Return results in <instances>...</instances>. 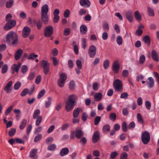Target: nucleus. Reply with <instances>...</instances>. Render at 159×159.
Wrapping results in <instances>:
<instances>
[{"label": "nucleus", "instance_id": "nucleus-35", "mask_svg": "<svg viewBox=\"0 0 159 159\" xmlns=\"http://www.w3.org/2000/svg\"><path fill=\"white\" fill-rule=\"evenodd\" d=\"M27 121L25 119H24L20 123V128L21 129H23L25 126Z\"/></svg>", "mask_w": 159, "mask_h": 159}, {"label": "nucleus", "instance_id": "nucleus-10", "mask_svg": "<svg viewBox=\"0 0 159 159\" xmlns=\"http://www.w3.org/2000/svg\"><path fill=\"white\" fill-rule=\"evenodd\" d=\"M31 30L28 26H25L23 30L22 35L24 38L27 37L30 34Z\"/></svg>", "mask_w": 159, "mask_h": 159}, {"label": "nucleus", "instance_id": "nucleus-47", "mask_svg": "<svg viewBox=\"0 0 159 159\" xmlns=\"http://www.w3.org/2000/svg\"><path fill=\"white\" fill-rule=\"evenodd\" d=\"M56 148V146L55 144H52L48 146V150L49 151H53Z\"/></svg>", "mask_w": 159, "mask_h": 159}, {"label": "nucleus", "instance_id": "nucleus-26", "mask_svg": "<svg viewBox=\"0 0 159 159\" xmlns=\"http://www.w3.org/2000/svg\"><path fill=\"white\" fill-rule=\"evenodd\" d=\"M102 94L100 92L98 93L95 94L94 95V98L95 100L96 101H99L102 98Z\"/></svg>", "mask_w": 159, "mask_h": 159}, {"label": "nucleus", "instance_id": "nucleus-64", "mask_svg": "<svg viewBox=\"0 0 159 159\" xmlns=\"http://www.w3.org/2000/svg\"><path fill=\"white\" fill-rule=\"evenodd\" d=\"M35 76V74L34 72L31 73L28 77V79L30 80L33 79Z\"/></svg>", "mask_w": 159, "mask_h": 159}, {"label": "nucleus", "instance_id": "nucleus-25", "mask_svg": "<svg viewBox=\"0 0 159 159\" xmlns=\"http://www.w3.org/2000/svg\"><path fill=\"white\" fill-rule=\"evenodd\" d=\"M83 135L84 133L81 130L78 129H76L75 131V135L77 139H80Z\"/></svg>", "mask_w": 159, "mask_h": 159}, {"label": "nucleus", "instance_id": "nucleus-2", "mask_svg": "<svg viewBox=\"0 0 159 159\" xmlns=\"http://www.w3.org/2000/svg\"><path fill=\"white\" fill-rule=\"evenodd\" d=\"M41 65L43 68V71L45 75H47L50 69V64L48 61L42 60L41 61Z\"/></svg>", "mask_w": 159, "mask_h": 159}, {"label": "nucleus", "instance_id": "nucleus-37", "mask_svg": "<svg viewBox=\"0 0 159 159\" xmlns=\"http://www.w3.org/2000/svg\"><path fill=\"white\" fill-rule=\"evenodd\" d=\"M13 3L14 1L13 0H9L6 2V7L7 8H10L12 6Z\"/></svg>", "mask_w": 159, "mask_h": 159}, {"label": "nucleus", "instance_id": "nucleus-49", "mask_svg": "<svg viewBox=\"0 0 159 159\" xmlns=\"http://www.w3.org/2000/svg\"><path fill=\"white\" fill-rule=\"evenodd\" d=\"M21 84L19 81L17 82L14 84V89L15 90L18 89L21 86Z\"/></svg>", "mask_w": 159, "mask_h": 159}, {"label": "nucleus", "instance_id": "nucleus-7", "mask_svg": "<svg viewBox=\"0 0 159 159\" xmlns=\"http://www.w3.org/2000/svg\"><path fill=\"white\" fill-rule=\"evenodd\" d=\"M120 68L119 62L118 60L114 61L112 66L113 71L115 73H117L119 72Z\"/></svg>", "mask_w": 159, "mask_h": 159}, {"label": "nucleus", "instance_id": "nucleus-1", "mask_svg": "<svg viewBox=\"0 0 159 159\" xmlns=\"http://www.w3.org/2000/svg\"><path fill=\"white\" fill-rule=\"evenodd\" d=\"M6 42L10 45L17 44L18 39L17 34L13 31H10L6 35Z\"/></svg>", "mask_w": 159, "mask_h": 159}, {"label": "nucleus", "instance_id": "nucleus-22", "mask_svg": "<svg viewBox=\"0 0 159 159\" xmlns=\"http://www.w3.org/2000/svg\"><path fill=\"white\" fill-rule=\"evenodd\" d=\"M69 152V149L68 148H63L61 150L60 152V155L61 157L67 155Z\"/></svg>", "mask_w": 159, "mask_h": 159}, {"label": "nucleus", "instance_id": "nucleus-41", "mask_svg": "<svg viewBox=\"0 0 159 159\" xmlns=\"http://www.w3.org/2000/svg\"><path fill=\"white\" fill-rule=\"evenodd\" d=\"M70 33V29L68 28H66L64 29L63 34L66 36L69 35Z\"/></svg>", "mask_w": 159, "mask_h": 159}, {"label": "nucleus", "instance_id": "nucleus-44", "mask_svg": "<svg viewBox=\"0 0 159 159\" xmlns=\"http://www.w3.org/2000/svg\"><path fill=\"white\" fill-rule=\"evenodd\" d=\"M82 47L84 49H85L86 47L87 39L86 38H82Z\"/></svg>", "mask_w": 159, "mask_h": 159}, {"label": "nucleus", "instance_id": "nucleus-24", "mask_svg": "<svg viewBox=\"0 0 159 159\" xmlns=\"http://www.w3.org/2000/svg\"><path fill=\"white\" fill-rule=\"evenodd\" d=\"M99 137V133L98 131H95L94 132L93 136V141L94 143L97 142Z\"/></svg>", "mask_w": 159, "mask_h": 159}, {"label": "nucleus", "instance_id": "nucleus-5", "mask_svg": "<svg viewBox=\"0 0 159 159\" xmlns=\"http://www.w3.org/2000/svg\"><path fill=\"white\" fill-rule=\"evenodd\" d=\"M141 138L143 143L146 144L148 143L150 140V134L147 131L144 132L142 134Z\"/></svg>", "mask_w": 159, "mask_h": 159}, {"label": "nucleus", "instance_id": "nucleus-15", "mask_svg": "<svg viewBox=\"0 0 159 159\" xmlns=\"http://www.w3.org/2000/svg\"><path fill=\"white\" fill-rule=\"evenodd\" d=\"M12 82L11 81H9L5 86L4 89L7 93H10L11 90V86Z\"/></svg>", "mask_w": 159, "mask_h": 159}, {"label": "nucleus", "instance_id": "nucleus-43", "mask_svg": "<svg viewBox=\"0 0 159 159\" xmlns=\"http://www.w3.org/2000/svg\"><path fill=\"white\" fill-rule=\"evenodd\" d=\"M45 93V91L44 89H42L39 92L37 96L38 99H40L44 95Z\"/></svg>", "mask_w": 159, "mask_h": 159}, {"label": "nucleus", "instance_id": "nucleus-8", "mask_svg": "<svg viewBox=\"0 0 159 159\" xmlns=\"http://www.w3.org/2000/svg\"><path fill=\"white\" fill-rule=\"evenodd\" d=\"M53 28L52 26L49 25L47 26L44 30V35L46 37H50L53 34Z\"/></svg>", "mask_w": 159, "mask_h": 159}, {"label": "nucleus", "instance_id": "nucleus-61", "mask_svg": "<svg viewBox=\"0 0 159 159\" xmlns=\"http://www.w3.org/2000/svg\"><path fill=\"white\" fill-rule=\"evenodd\" d=\"M70 14V10L68 9H67L64 11V16L65 18H68V17H69V16Z\"/></svg>", "mask_w": 159, "mask_h": 159}, {"label": "nucleus", "instance_id": "nucleus-57", "mask_svg": "<svg viewBox=\"0 0 159 159\" xmlns=\"http://www.w3.org/2000/svg\"><path fill=\"white\" fill-rule=\"evenodd\" d=\"M110 118L111 120L114 121L116 118V114L114 113H112L110 114Z\"/></svg>", "mask_w": 159, "mask_h": 159}, {"label": "nucleus", "instance_id": "nucleus-19", "mask_svg": "<svg viewBox=\"0 0 159 159\" xmlns=\"http://www.w3.org/2000/svg\"><path fill=\"white\" fill-rule=\"evenodd\" d=\"M126 17L127 19L129 20V22H131L133 20V12L131 11H129L126 13Z\"/></svg>", "mask_w": 159, "mask_h": 159}, {"label": "nucleus", "instance_id": "nucleus-53", "mask_svg": "<svg viewBox=\"0 0 159 159\" xmlns=\"http://www.w3.org/2000/svg\"><path fill=\"white\" fill-rule=\"evenodd\" d=\"M145 60V57L144 55H141L139 58V62L141 64L144 63Z\"/></svg>", "mask_w": 159, "mask_h": 159}, {"label": "nucleus", "instance_id": "nucleus-63", "mask_svg": "<svg viewBox=\"0 0 159 159\" xmlns=\"http://www.w3.org/2000/svg\"><path fill=\"white\" fill-rule=\"evenodd\" d=\"M128 155L126 152H124L122 153L120 156V159H127Z\"/></svg>", "mask_w": 159, "mask_h": 159}, {"label": "nucleus", "instance_id": "nucleus-3", "mask_svg": "<svg viewBox=\"0 0 159 159\" xmlns=\"http://www.w3.org/2000/svg\"><path fill=\"white\" fill-rule=\"evenodd\" d=\"M113 86L115 89L117 91H121L122 90V84L120 80L119 79H116L113 83Z\"/></svg>", "mask_w": 159, "mask_h": 159}, {"label": "nucleus", "instance_id": "nucleus-11", "mask_svg": "<svg viewBox=\"0 0 159 159\" xmlns=\"http://www.w3.org/2000/svg\"><path fill=\"white\" fill-rule=\"evenodd\" d=\"M21 65V64L20 62L18 63L17 64H14L12 65L11 67V68L13 73H14L15 72L17 73L18 72Z\"/></svg>", "mask_w": 159, "mask_h": 159}, {"label": "nucleus", "instance_id": "nucleus-42", "mask_svg": "<svg viewBox=\"0 0 159 159\" xmlns=\"http://www.w3.org/2000/svg\"><path fill=\"white\" fill-rule=\"evenodd\" d=\"M28 70V68L27 66L25 65H23L21 68V71L22 73L25 74L26 73Z\"/></svg>", "mask_w": 159, "mask_h": 159}, {"label": "nucleus", "instance_id": "nucleus-17", "mask_svg": "<svg viewBox=\"0 0 159 159\" xmlns=\"http://www.w3.org/2000/svg\"><path fill=\"white\" fill-rule=\"evenodd\" d=\"M146 83L149 88H152L154 85V79L152 77H150L147 79Z\"/></svg>", "mask_w": 159, "mask_h": 159}, {"label": "nucleus", "instance_id": "nucleus-45", "mask_svg": "<svg viewBox=\"0 0 159 159\" xmlns=\"http://www.w3.org/2000/svg\"><path fill=\"white\" fill-rule=\"evenodd\" d=\"M148 14L149 16H154V14L153 10L150 7H148Z\"/></svg>", "mask_w": 159, "mask_h": 159}, {"label": "nucleus", "instance_id": "nucleus-38", "mask_svg": "<svg viewBox=\"0 0 159 159\" xmlns=\"http://www.w3.org/2000/svg\"><path fill=\"white\" fill-rule=\"evenodd\" d=\"M103 131L104 133H106L107 132L109 131L110 130V126L108 125H106L103 127Z\"/></svg>", "mask_w": 159, "mask_h": 159}, {"label": "nucleus", "instance_id": "nucleus-55", "mask_svg": "<svg viewBox=\"0 0 159 159\" xmlns=\"http://www.w3.org/2000/svg\"><path fill=\"white\" fill-rule=\"evenodd\" d=\"M36 120L35 123V125L37 126H39L42 120V116H39L38 118H37Z\"/></svg>", "mask_w": 159, "mask_h": 159}, {"label": "nucleus", "instance_id": "nucleus-18", "mask_svg": "<svg viewBox=\"0 0 159 159\" xmlns=\"http://www.w3.org/2000/svg\"><path fill=\"white\" fill-rule=\"evenodd\" d=\"M23 53V50L21 49L17 50L15 54V58L16 60H18L21 57Z\"/></svg>", "mask_w": 159, "mask_h": 159}, {"label": "nucleus", "instance_id": "nucleus-30", "mask_svg": "<svg viewBox=\"0 0 159 159\" xmlns=\"http://www.w3.org/2000/svg\"><path fill=\"white\" fill-rule=\"evenodd\" d=\"M152 56L153 59L156 61H158L159 58L158 55L155 50H153L152 52Z\"/></svg>", "mask_w": 159, "mask_h": 159}, {"label": "nucleus", "instance_id": "nucleus-6", "mask_svg": "<svg viewBox=\"0 0 159 159\" xmlns=\"http://www.w3.org/2000/svg\"><path fill=\"white\" fill-rule=\"evenodd\" d=\"M16 24V22L15 20H11L8 21L3 27L5 30H8L13 28Z\"/></svg>", "mask_w": 159, "mask_h": 159}, {"label": "nucleus", "instance_id": "nucleus-31", "mask_svg": "<svg viewBox=\"0 0 159 159\" xmlns=\"http://www.w3.org/2000/svg\"><path fill=\"white\" fill-rule=\"evenodd\" d=\"M40 111L39 109H36L35 110L33 114V118L34 119H36L37 118H38L39 116H40Z\"/></svg>", "mask_w": 159, "mask_h": 159}, {"label": "nucleus", "instance_id": "nucleus-40", "mask_svg": "<svg viewBox=\"0 0 159 159\" xmlns=\"http://www.w3.org/2000/svg\"><path fill=\"white\" fill-rule=\"evenodd\" d=\"M110 61L106 59L103 62V66L104 68L105 69H107L109 65Z\"/></svg>", "mask_w": 159, "mask_h": 159}, {"label": "nucleus", "instance_id": "nucleus-50", "mask_svg": "<svg viewBox=\"0 0 159 159\" xmlns=\"http://www.w3.org/2000/svg\"><path fill=\"white\" fill-rule=\"evenodd\" d=\"M8 66L6 64L4 65L2 67V72L3 74L6 73L8 70Z\"/></svg>", "mask_w": 159, "mask_h": 159}, {"label": "nucleus", "instance_id": "nucleus-21", "mask_svg": "<svg viewBox=\"0 0 159 159\" xmlns=\"http://www.w3.org/2000/svg\"><path fill=\"white\" fill-rule=\"evenodd\" d=\"M37 152V150L36 149H34L32 150L30 153V157L34 159H36L37 158L36 156Z\"/></svg>", "mask_w": 159, "mask_h": 159}, {"label": "nucleus", "instance_id": "nucleus-62", "mask_svg": "<svg viewBox=\"0 0 159 159\" xmlns=\"http://www.w3.org/2000/svg\"><path fill=\"white\" fill-rule=\"evenodd\" d=\"M122 129L123 131L124 132H126L127 130V124L125 122H123L122 125Z\"/></svg>", "mask_w": 159, "mask_h": 159}, {"label": "nucleus", "instance_id": "nucleus-16", "mask_svg": "<svg viewBox=\"0 0 159 159\" xmlns=\"http://www.w3.org/2000/svg\"><path fill=\"white\" fill-rule=\"evenodd\" d=\"M77 96L75 94H72L70 95L68 97L67 100L70 102L75 104L76 101L77 99Z\"/></svg>", "mask_w": 159, "mask_h": 159}, {"label": "nucleus", "instance_id": "nucleus-58", "mask_svg": "<svg viewBox=\"0 0 159 159\" xmlns=\"http://www.w3.org/2000/svg\"><path fill=\"white\" fill-rule=\"evenodd\" d=\"M101 117L99 116H96L94 119V124L95 125H98L101 120Z\"/></svg>", "mask_w": 159, "mask_h": 159}, {"label": "nucleus", "instance_id": "nucleus-34", "mask_svg": "<svg viewBox=\"0 0 159 159\" xmlns=\"http://www.w3.org/2000/svg\"><path fill=\"white\" fill-rule=\"evenodd\" d=\"M143 41L148 45L150 44V39L148 35H146L143 38Z\"/></svg>", "mask_w": 159, "mask_h": 159}, {"label": "nucleus", "instance_id": "nucleus-33", "mask_svg": "<svg viewBox=\"0 0 159 159\" xmlns=\"http://www.w3.org/2000/svg\"><path fill=\"white\" fill-rule=\"evenodd\" d=\"M123 38L121 36L119 35L117 37L116 41L118 45H121L123 43Z\"/></svg>", "mask_w": 159, "mask_h": 159}, {"label": "nucleus", "instance_id": "nucleus-56", "mask_svg": "<svg viewBox=\"0 0 159 159\" xmlns=\"http://www.w3.org/2000/svg\"><path fill=\"white\" fill-rule=\"evenodd\" d=\"M13 107V106H11L7 109L5 112V114L6 115H7L11 112Z\"/></svg>", "mask_w": 159, "mask_h": 159}, {"label": "nucleus", "instance_id": "nucleus-28", "mask_svg": "<svg viewBox=\"0 0 159 159\" xmlns=\"http://www.w3.org/2000/svg\"><path fill=\"white\" fill-rule=\"evenodd\" d=\"M52 101V98L51 97H48V98L47 100L45 101V106L46 108L49 107L51 105Z\"/></svg>", "mask_w": 159, "mask_h": 159}, {"label": "nucleus", "instance_id": "nucleus-12", "mask_svg": "<svg viewBox=\"0 0 159 159\" xmlns=\"http://www.w3.org/2000/svg\"><path fill=\"white\" fill-rule=\"evenodd\" d=\"M60 13V11L58 9H55L54 12V18L53 21L55 23H57L59 21L60 17L58 16Z\"/></svg>", "mask_w": 159, "mask_h": 159}, {"label": "nucleus", "instance_id": "nucleus-14", "mask_svg": "<svg viewBox=\"0 0 159 159\" xmlns=\"http://www.w3.org/2000/svg\"><path fill=\"white\" fill-rule=\"evenodd\" d=\"M80 5L84 7H89L90 6V2L89 0H80Z\"/></svg>", "mask_w": 159, "mask_h": 159}, {"label": "nucleus", "instance_id": "nucleus-51", "mask_svg": "<svg viewBox=\"0 0 159 159\" xmlns=\"http://www.w3.org/2000/svg\"><path fill=\"white\" fill-rule=\"evenodd\" d=\"M58 50L56 48H54L51 50V53L54 56H56L58 54Z\"/></svg>", "mask_w": 159, "mask_h": 159}, {"label": "nucleus", "instance_id": "nucleus-13", "mask_svg": "<svg viewBox=\"0 0 159 159\" xmlns=\"http://www.w3.org/2000/svg\"><path fill=\"white\" fill-rule=\"evenodd\" d=\"M75 105V104L67 100L66 102V109L67 111H70L73 109Z\"/></svg>", "mask_w": 159, "mask_h": 159}, {"label": "nucleus", "instance_id": "nucleus-59", "mask_svg": "<svg viewBox=\"0 0 159 159\" xmlns=\"http://www.w3.org/2000/svg\"><path fill=\"white\" fill-rule=\"evenodd\" d=\"M129 73V72L127 70H125L122 71V75L124 77L126 78L128 76Z\"/></svg>", "mask_w": 159, "mask_h": 159}, {"label": "nucleus", "instance_id": "nucleus-20", "mask_svg": "<svg viewBox=\"0 0 159 159\" xmlns=\"http://www.w3.org/2000/svg\"><path fill=\"white\" fill-rule=\"evenodd\" d=\"M83 111V109L81 107H79L75 109L73 112V117H77L79 115V113Z\"/></svg>", "mask_w": 159, "mask_h": 159}, {"label": "nucleus", "instance_id": "nucleus-23", "mask_svg": "<svg viewBox=\"0 0 159 159\" xmlns=\"http://www.w3.org/2000/svg\"><path fill=\"white\" fill-rule=\"evenodd\" d=\"M49 7L48 5L45 4L42 7L41 13V14H48V11Z\"/></svg>", "mask_w": 159, "mask_h": 159}, {"label": "nucleus", "instance_id": "nucleus-39", "mask_svg": "<svg viewBox=\"0 0 159 159\" xmlns=\"http://www.w3.org/2000/svg\"><path fill=\"white\" fill-rule=\"evenodd\" d=\"M38 57V55L35 54L34 53H31L28 57V59H29L34 60Z\"/></svg>", "mask_w": 159, "mask_h": 159}, {"label": "nucleus", "instance_id": "nucleus-4", "mask_svg": "<svg viewBox=\"0 0 159 159\" xmlns=\"http://www.w3.org/2000/svg\"><path fill=\"white\" fill-rule=\"evenodd\" d=\"M66 79L67 75L65 73H62L61 74L60 78L58 81V84L59 87H62L64 86Z\"/></svg>", "mask_w": 159, "mask_h": 159}, {"label": "nucleus", "instance_id": "nucleus-32", "mask_svg": "<svg viewBox=\"0 0 159 159\" xmlns=\"http://www.w3.org/2000/svg\"><path fill=\"white\" fill-rule=\"evenodd\" d=\"M137 118L138 123L140 124H143L144 121L141 115L138 113L137 115Z\"/></svg>", "mask_w": 159, "mask_h": 159}, {"label": "nucleus", "instance_id": "nucleus-9", "mask_svg": "<svg viewBox=\"0 0 159 159\" xmlns=\"http://www.w3.org/2000/svg\"><path fill=\"white\" fill-rule=\"evenodd\" d=\"M96 48L94 45L90 46L88 51V53L90 57L93 58L94 57L96 53Z\"/></svg>", "mask_w": 159, "mask_h": 159}, {"label": "nucleus", "instance_id": "nucleus-46", "mask_svg": "<svg viewBox=\"0 0 159 159\" xmlns=\"http://www.w3.org/2000/svg\"><path fill=\"white\" fill-rule=\"evenodd\" d=\"M145 106L147 109L150 110L151 108V103L148 101H146L145 102Z\"/></svg>", "mask_w": 159, "mask_h": 159}, {"label": "nucleus", "instance_id": "nucleus-60", "mask_svg": "<svg viewBox=\"0 0 159 159\" xmlns=\"http://www.w3.org/2000/svg\"><path fill=\"white\" fill-rule=\"evenodd\" d=\"M103 29L104 30L108 31L109 30V25L107 23L105 22L103 23Z\"/></svg>", "mask_w": 159, "mask_h": 159}, {"label": "nucleus", "instance_id": "nucleus-29", "mask_svg": "<svg viewBox=\"0 0 159 159\" xmlns=\"http://www.w3.org/2000/svg\"><path fill=\"white\" fill-rule=\"evenodd\" d=\"M87 27L84 25H83L80 27V31L82 34H85L87 31Z\"/></svg>", "mask_w": 159, "mask_h": 159}, {"label": "nucleus", "instance_id": "nucleus-52", "mask_svg": "<svg viewBox=\"0 0 159 159\" xmlns=\"http://www.w3.org/2000/svg\"><path fill=\"white\" fill-rule=\"evenodd\" d=\"M29 93V90L27 89H24L20 94V96L23 97L25 96Z\"/></svg>", "mask_w": 159, "mask_h": 159}, {"label": "nucleus", "instance_id": "nucleus-48", "mask_svg": "<svg viewBox=\"0 0 159 159\" xmlns=\"http://www.w3.org/2000/svg\"><path fill=\"white\" fill-rule=\"evenodd\" d=\"M37 28L39 30H40L42 26V23L40 20H38L36 22Z\"/></svg>", "mask_w": 159, "mask_h": 159}, {"label": "nucleus", "instance_id": "nucleus-27", "mask_svg": "<svg viewBox=\"0 0 159 159\" xmlns=\"http://www.w3.org/2000/svg\"><path fill=\"white\" fill-rule=\"evenodd\" d=\"M41 18L44 24L47 23L48 20V17L47 14H41Z\"/></svg>", "mask_w": 159, "mask_h": 159}, {"label": "nucleus", "instance_id": "nucleus-54", "mask_svg": "<svg viewBox=\"0 0 159 159\" xmlns=\"http://www.w3.org/2000/svg\"><path fill=\"white\" fill-rule=\"evenodd\" d=\"M42 138V135L41 134H38L36 136L34 139V141L35 142H37L40 140Z\"/></svg>", "mask_w": 159, "mask_h": 159}, {"label": "nucleus", "instance_id": "nucleus-36", "mask_svg": "<svg viewBox=\"0 0 159 159\" xmlns=\"http://www.w3.org/2000/svg\"><path fill=\"white\" fill-rule=\"evenodd\" d=\"M135 18L138 20L140 21L141 20V17L140 13L138 11H136L134 13Z\"/></svg>", "mask_w": 159, "mask_h": 159}]
</instances>
